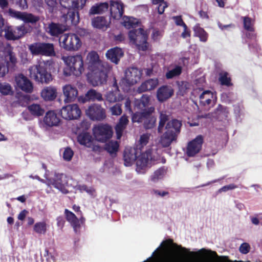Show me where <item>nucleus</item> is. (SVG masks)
Returning a JSON list of instances; mask_svg holds the SVG:
<instances>
[{
  "mask_svg": "<svg viewBox=\"0 0 262 262\" xmlns=\"http://www.w3.org/2000/svg\"><path fill=\"white\" fill-rule=\"evenodd\" d=\"M169 116L166 113L161 112L159 116V122L158 126V133H162L163 129L167 122L169 121Z\"/></svg>",
  "mask_w": 262,
  "mask_h": 262,
  "instance_id": "obj_41",
  "label": "nucleus"
},
{
  "mask_svg": "<svg viewBox=\"0 0 262 262\" xmlns=\"http://www.w3.org/2000/svg\"><path fill=\"white\" fill-rule=\"evenodd\" d=\"M106 99L109 102H115L117 101V97L113 92H108L106 94Z\"/></svg>",
  "mask_w": 262,
  "mask_h": 262,
  "instance_id": "obj_58",
  "label": "nucleus"
},
{
  "mask_svg": "<svg viewBox=\"0 0 262 262\" xmlns=\"http://www.w3.org/2000/svg\"><path fill=\"white\" fill-rule=\"evenodd\" d=\"M123 24L127 28H134L137 25L138 21L136 19L132 17L124 16L123 17Z\"/></svg>",
  "mask_w": 262,
  "mask_h": 262,
  "instance_id": "obj_46",
  "label": "nucleus"
},
{
  "mask_svg": "<svg viewBox=\"0 0 262 262\" xmlns=\"http://www.w3.org/2000/svg\"><path fill=\"white\" fill-rule=\"evenodd\" d=\"M140 152L138 148H125L124 150L123 159L126 166H130L137 158V155Z\"/></svg>",
  "mask_w": 262,
  "mask_h": 262,
  "instance_id": "obj_19",
  "label": "nucleus"
},
{
  "mask_svg": "<svg viewBox=\"0 0 262 262\" xmlns=\"http://www.w3.org/2000/svg\"><path fill=\"white\" fill-rule=\"evenodd\" d=\"M15 81L17 86L23 91L31 93L33 90V84L31 81L23 74L16 76Z\"/></svg>",
  "mask_w": 262,
  "mask_h": 262,
  "instance_id": "obj_17",
  "label": "nucleus"
},
{
  "mask_svg": "<svg viewBox=\"0 0 262 262\" xmlns=\"http://www.w3.org/2000/svg\"><path fill=\"white\" fill-rule=\"evenodd\" d=\"M140 155H137V158L136 160L137 166L141 169L145 167L149 160V155L147 152H139Z\"/></svg>",
  "mask_w": 262,
  "mask_h": 262,
  "instance_id": "obj_36",
  "label": "nucleus"
},
{
  "mask_svg": "<svg viewBox=\"0 0 262 262\" xmlns=\"http://www.w3.org/2000/svg\"><path fill=\"white\" fill-rule=\"evenodd\" d=\"M64 215L67 221L69 222L76 233L80 227L79 221L75 214L68 209L64 210Z\"/></svg>",
  "mask_w": 262,
  "mask_h": 262,
  "instance_id": "obj_27",
  "label": "nucleus"
},
{
  "mask_svg": "<svg viewBox=\"0 0 262 262\" xmlns=\"http://www.w3.org/2000/svg\"><path fill=\"white\" fill-rule=\"evenodd\" d=\"M79 188L81 191H85L93 198L96 196L95 189L93 187H89L86 185H82L79 186Z\"/></svg>",
  "mask_w": 262,
  "mask_h": 262,
  "instance_id": "obj_52",
  "label": "nucleus"
},
{
  "mask_svg": "<svg viewBox=\"0 0 262 262\" xmlns=\"http://www.w3.org/2000/svg\"><path fill=\"white\" fill-rule=\"evenodd\" d=\"M43 122L48 126H57L60 122V119L54 111H48L43 118Z\"/></svg>",
  "mask_w": 262,
  "mask_h": 262,
  "instance_id": "obj_23",
  "label": "nucleus"
},
{
  "mask_svg": "<svg viewBox=\"0 0 262 262\" xmlns=\"http://www.w3.org/2000/svg\"><path fill=\"white\" fill-rule=\"evenodd\" d=\"M174 91L169 85L160 86L157 92V98L159 101L164 102L173 95Z\"/></svg>",
  "mask_w": 262,
  "mask_h": 262,
  "instance_id": "obj_20",
  "label": "nucleus"
},
{
  "mask_svg": "<svg viewBox=\"0 0 262 262\" xmlns=\"http://www.w3.org/2000/svg\"><path fill=\"white\" fill-rule=\"evenodd\" d=\"M9 67L4 64L0 63V77H3L8 72Z\"/></svg>",
  "mask_w": 262,
  "mask_h": 262,
  "instance_id": "obj_63",
  "label": "nucleus"
},
{
  "mask_svg": "<svg viewBox=\"0 0 262 262\" xmlns=\"http://www.w3.org/2000/svg\"><path fill=\"white\" fill-rule=\"evenodd\" d=\"M119 143L116 141H111L106 143L105 145L104 149L112 156L116 155L117 152L119 149Z\"/></svg>",
  "mask_w": 262,
  "mask_h": 262,
  "instance_id": "obj_38",
  "label": "nucleus"
},
{
  "mask_svg": "<svg viewBox=\"0 0 262 262\" xmlns=\"http://www.w3.org/2000/svg\"><path fill=\"white\" fill-rule=\"evenodd\" d=\"M155 111L154 107H150L147 108V113L149 114L146 115L143 121V126L146 129H152L156 126V118L152 115V113Z\"/></svg>",
  "mask_w": 262,
  "mask_h": 262,
  "instance_id": "obj_26",
  "label": "nucleus"
},
{
  "mask_svg": "<svg viewBox=\"0 0 262 262\" xmlns=\"http://www.w3.org/2000/svg\"><path fill=\"white\" fill-rule=\"evenodd\" d=\"M166 172V171L164 167L159 168L154 172L152 176H151V181L154 182H156L159 180L162 179L165 174Z\"/></svg>",
  "mask_w": 262,
  "mask_h": 262,
  "instance_id": "obj_42",
  "label": "nucleus"
},
{
  "mask_svg": "<svg viewBox=\"0 0 262 262\" xmlns=\"http://www.w3.org/2000/svg\"><path fill=\"white\" fill-rule=\"evenodd\" d=\"M88 0H59L62 8L68 12L63 15L65 23L68 25H77L79 22V11L85 6Z\"/></svg>",
  "mask_w": 262,
  "mask_h": 262,
  "instance_id": "obj_1",
  "label": "nucleus"
},
{
  "mask_svg": "<svg viewBox=\"0 0 262 262\" xmlns=\"http://www.w3.org/2000/svg\"><path fill=\"white\" fill-rule=\"evenodd\" d=\"M9 13L12 17H13L17 19H20L21 20H23L24 15L25 13V12L16 11L12 10V9H9Z\"/></svg>",
  "mask_w": 262,
  "mask_h": 262,
  "instance_id": "obj_55",
  "label": "nucleus"
},
{
  "mask_svg": "<svg viewBox=\"0 0 262 262\" xmlns=\"http://www.w3.org/2000/svg\"><path fill=\"white\" fill-rule=\"evenodd\" d=\"M213 98V94L211 91L206 90L204 91L199 97L200 105L203 106H209L211 104Z\"/></svg>",
  "mask_w": 262,
  "mask_h": 262,
  "instance_id": "obj_30",
  "label": "nucleus"
},
{
  "mask_svg": "<svg viewBox=\"0 0 262 262\" xmlns=\"http://www.w3.org/2000/svg\"><path fill=\"white\" fill-rule=\"evenodd\" d=\"M57 90L53 86H47L41 92L42 98L46 101H52L54 100L57 96Z\"/></svg>",
  "mask_w": 262,
  "mask_h": 262,
  "instance_id": "obj_29",
  "label": "nucleus"
},
{
  "mask_svg": "<svg viewBox=\"0 0 262 262\" xmlns=\"http://www.w3.org/2000/svg\"><path fill=\"white\" fill-rule=\"evenodd\" d=\"M204 141V137L199 135L189 142L186 148L187 155L189 157H192L198 154L202 149Z\"/></svg>",
  "mask_w": 262,
  "mask_h": 262,
  "instance_id": "obj_14",
  "label": "nucleus"
},
{
  "mask_svg": "<svg viewBox=\"0 0 262 262\" xmlns=\"http://www.w3.org/2000/svg\"><path fill=\"white\" fill-rule=\"evenodd\" d=\"M92 24L94 28L103 29L104 27L107 28L108 24L105 18L103 16H97L92 20Z\"/></svg>",
  "mask_w": 262,
  "mask_h": 262,
  "instance_id": "obj_35",
  "label": "nucleus"
},
{
  "mask_svg": "<svg viewBox=\"0 0 262 262\" xmlns=\"http://www.w3.org/2000/svg\"><path fill=\"white\" fill-rule=\"evenodd\" d=\"M13 30L16 40L23 37L28 33V30L25 25L16 27Z\"/></svg>",
  "mask_w": 262,
  "mask_h": 262,
  "instance_id": "obj_45",
  "label": "nucleus"
},
{
  "mask_svg": "<svg viewBox=\"0 0 262 262\" xmlns=\"http://www.w3.org/2000/svg\"><path fill=\"white\" fill-rule=\"evenodd\" d=\"M88 69L89 70H94V69L102 67L99 55L96 51H91L88 56Z\"/></svg>",
  "mask_w": 262,
  "mask_h": 262,
  "instance_id": "obj_24",
  "label": "nucleus"
},
{
  "mask_svg": "<svg viewBox=\"0 0 262 262\" xmlns=\"http://www.w3.org/2000/svg\"><path fill=\"white\" fill-rule=\"evenodd\" d=\"M63 74L66 76H69L72 75L75 76V71L73 70L71 66L68 65H67V67L63 69Z\"/></svg>",
  "mask_w": 262,
  "mask_h": 262,
  "instance_id": "obj_62",
  "label": "nucleus"
},
{
  "mask_svg": "<svg viewBox=\"0 0 262 262\" xmlns=\"http://www.w3.org/2000/svg\"><path fill=\"white\" fill-rule=\"evenodd\" d=\"M172 18L174 20L176 25L182 27H183L185 25H186L185 23L183 20L182 16L179 15L173 16Z\"/></svg>",
  "mask_w": 262,
  "mask_h": 262,
  "instance_id": "obj_59",
  "label": "nucleus"
},
{
  "mask_svg": "<svg viewBox=\"0 0 262 262\" xmlns=\"http://www.w3.org/2000/svg\"><path fill=\"white\" fill-rule=\"evenodd\" d=\"M28 49L33 56L54 57L56 55L55 46L53 43L35 42L29 45Z\"/></svg>",
  "mask_w": 262,
  "mask_h": 262,
  "instance_id": "obj_4",
  "label": "nucleus"
},
{
  "mask_svg": "<svg viewBox=\"0 0 262 262\" xmlns=\"http://www.w3.org/2000/svg\"><path fill=\"white\" fill-rule=\"evenodd\" d=\"M132 121L133 123H142L144 120L146 115H148L149 114L147 113V109L142 110L141 112H136L135 113H132Z\"/></svg>",
  "mask_w": 262,
  "mask_h": 262,
  "instance_id": "obj_39",
  "label": "nucleus"
},
{
  "mask_svg": "<svg viewBox=\"0 0 262 262\" xmlns=\"http://www.w3.org/2000/svg\"><path fill=\"white\" fill-rule=\"evenodd\" d=\"M110 13L112 18L119 20L124 13V5L120 1H110Z\"/></svg>",
  "mask_w": 262,
  "mask_h": 262,
  "instance_id": "obj_15",
  "label": "nucleus"
},
{
  "mask_svg": "<svg viewBox=\"0 0 262 262\" xmlns=\"http://www.w3.org/2000/svg\"><path fill=\"white\" fill-rule=\"evenodd\" d=\"M170 245H172L173 247L177 248V249L182 253L181 257L182 258H186L190 256H196L200 254L204 253L205 254H209V256L210 257H213L215 258L220 259L222 261H228L231 262V261L229 260L228 256H219L215 251H213L211 250H206L204 248H202L196 252H191L189 249L183 247L181 245H178L177 244L174 243L173 240L171 238H169L163 241L161 244V246H164L166 247H167Z\"/></svg>",
  "mask_w": 262,
  "mask_h": 262,
  "instance_id": "obj_3",
  "label": "nucleus"
},
{
  "mask_svg": "<svg viewBox=\"0 0 262 262\" xmlns=\"http://www.w3.org/2000/svg\"><path fill=\"white\" fill-rule=\"evenodd\" d=\"M50 181L51 184L54 187L58 189L63 193L67 194L69 193V191L66 187L68 182L66 180V176L64 174L62 173L56 174Z\"/></svg>",
  "mask_w": 262,
  "mask_h": 262,
  "instance_id": "obj_16",
  "label": "nucleus"
},
{
  "mask_svg": "<svg viewBox=\"0 0 262 262\" xmlns=\"http://www.w3.org/2000/svg\"><path fill=\"white\" fill-rule=\"evenodd\" d=\"M179 91L181 95H184L187 93V90L189 89V84L186 81H178Z\"/></svg>",
  "mask_w": 262,
  "mask_h": 262,
  "instance_id": "obj_51",
  "label": "nucleus"
},
{
  "mask_svg": "<svg viewBox=\"0 0 262 262\" xmlns=\"http://www.w3.org/2000/svg\"><path fill=\"white\" fill-rule=\"evenodd\" d=\"M113 130L107 124L99 125L95 127L94 135L96 140L101 142H106L113 136Z\"/></svg>",
  "mask_w": 262,
  "mask_h": 262,
  "instance_id": "obj_11",
  "label": "nucleus"
},
{
  "mask_svg": "<svg viewBox=\"0 0 262 262\" xmlns=\"http://www.w3.org/2000/svg\"><path fill=\"white\" fill-rule=\"evenodd\" d=\"M110 110L113 115H120L121 114L122 112L121 104L119 103H116L111 107Z\"/></svg>",
  "mask_w": 262,
  "mask_h": 262,
  "instance_id": "obj_54",
  "label": "nucleus"
},
{
  "mask_svg": "<svg viewBox=\"0 0 262 262\" xmlns=\"http://www.w3.org/2000/svg\"><path fill=\"white\" fill-rule=\"evenodd\" d=\"M39 19L40 18L38 16L34 15L32 13L25 12L23 21L26 23L35 24Z\"/></svg>",
  "mask_w": 262,
  "mask_h": 262,
  "instance_id": "obj_47",
  "label": "nucleus"
},
{
  "mask_svg": "<svg viewBox=\"0 0 262 262\" xmlns=\"http://www.w3.org/2000/svg\"><path fill=\"white\" fill-rule=\"evenodd\" d=\"M15 4L21 9H25L28 8L27 0H15Z\"/></svg>",
  "mask_w": 262,
  "mask_h": 262,
  "instance_id": "obj_61",
  "label": "nucleus"
},
{
  "mask_svg": "<svg viewBox=\"0 0 262 262\" xmlns=\"http://www.w3.org/2000/svg\"><path fill=\"white\" fill-rule=\"evenodd\" d=\"M64 61L67 65L72 67L76 76L80 75L84 71L83 60L81 55L68 56Z\"/></svg>",
  "mask_w": 262,
  "mask_h": 262,
  "instance_id": "obj_12",
  "label": "nucleus"
},
{
  "mask_svg": "<svg viewBox=\"0 0 262 262\" xmlns=\"http://www.w3.org/2000/svg\"><path fill=\"white\" fill-rule=\"evenodd\" d=\"M159 83V80L157 78H151L148 79L142 82L138 87L137 91L139 93L149 91L155 89Z\"/></svg>",
  "mask_w": 262,
  "mask_h": 262,
  "instance_id": "obj_25",
  "label": "nucleus"
},
{
  "mask_svg": "<svg viewBox=\"0 0 262 262\" xmlns=\"http://www.w3.org/2000/svg\"><path fill=\"white\" fill-rule=\"evenodd\" d=\"M182 67L179 66H177L174 69L166 72L165 77L167 79H172L175 77L180 75L182 73Z\"/></svg>",
  "mask_w": 262,
  "mask_h": 262,
  "instance_id": "obj_43",
  "label": "nucleus"
},
{
  "mask_svg": "<svg viewBox=\"0 0 262 262\" xmlns=\"http://www.w3.org/2000/svg\"><path fill=\"white\" fill-rule=\"evenodd\" d=\"M106 58L111 62L118 64L123 56L124 52L122 49L116 47L108 50L105 54Z\"/></svg>",
  "mask_w": 262,
  "mask_h": 262,
  "instance_id": "obj_21",
  "label": "nucleus"
},
{
  "mask_svg": "<svg viewBox=\"0 0 262 262\" xmlns=\"http://www.w3.org/2000/svg\"><path fill=\"white\" fill-rule=\"evenodd\" d=\"M64 97V101L69 103L74 101L77 98L78 92L77 88L71 84H67L62 88Z\"/></svg>",
  "mask_w": 262,
  "mask_h": 262,
  "instance_id": "obj_18",
  "label": "nucleus"
},
{
  "mask_svg": "<svg viewBox=\"0 0 262 262\" xmlns=\"http://www.w3.org/2000/svg\"><path fill=\"white\" fill-rule=\"evenodd\" d=\"M219 81L222 85L231 86L233 83L229 74L226 71H222L219 74Z\"/></svg>",
  "mask_w": 262,
  "mask_h": 262,
  "instance_id": "obj_34",
  "label": "nucleus"
},
{
  "mask_svg": "<svg viewBox=\"0 0 262 262\" xmlns=\"http://www.w3.org/2000/svg\"><path fill=\"white\" fill-rule=\"evenodd\" d=\"M64 26L59 23L51 22L48 25L46 32L51 36L58 37L65 31Z\"/></svg>",
  "mask_w": 262,
  "mask_h": 262,
  "instance_id": "obj_22",
  "label": "nucleus"
},
{
  "mask_svg": "<svg viewBox=\"0 0 262 262\" xmlns=\"http://www.w3.org/2000/svg\"><path fill=\"white\" fill-rule=\"evenodd\" d=\"M47 227L46 223L37 222L34 226V230L38 234H44L46 232Z\"/></svg>",
  "mask_w": 262,
  "mask_h": 262,
  "instance_id": "obj_50",
  "label": "nucleus"
},
{
  "mask_svg": "<svg viewBox=\"0 0 262 262\" xmlns=\"http://www.w3.org/2000/svg\"><path fill=\"white\" fill-rule=\"evenodd\" d=\"M193 30L194 31V36L199 37L201 41L206 42L207 40L208 33L200 26L199 24H196L193 27Z\"/></svg>",
  "mask_w": 262,
  "mask_h": 262,
  "instance_id": "obj_32",
  "label": "nucleus"
},
{
  "mask_svg": "<svg viewBox=\"0 0 262 262\" xmlns=\"http://www.w3.org/2000/svg\"><path fill=\"white\" fill-rule=\"evenodd\" d=\"M11 90V86L9 83H0V92L3 95H9Z\"/></svg>",
  "mask_w": 262,
  "mask_h": 262,
  "instance_id": "obj_53",
  "label": "nucleus"
},
{
  "mask_svg": "<svg viewBox=\"0 0 262 262\" xmlns=\"http://www.w3.org/2000/svg\"><path fill=\"white\" fill-rule=\"evenodd\" d=\"M142 72L141 70L135 67L127 68L125 73V77L122 78L119 85L123 91H127L130 86L138 82L142 77Z\"/></svg>",
  "mask_w": 262,
  "mask_h": 262,
  "instance_id": "obj_5",
  "label": "nucleus"
},
{
  "mask_svg": "<svg viewBox=\"0 0 262 262\" xmlns=\"http://www.w3.org/2000/svg\"><path fill=\"white\" fill-rule=\"evenodd\" d=\"M150 101V97L147 95H143L140 99L136 100L135 101V106L142 110L146 109L148 106Z\"/></svg>",
  "mask_w": 262,
  "mask_h": 262,
  "instance_id": "obj_37",
  "label": "nucleus"
},
{
  "mask_svg": "<svg viewBox=\"0 0 262 262\" xmlns=\"http://www.w3.org/2000/svg\"><path fill=\"white\" fill-rule=\"evenodd\" d=\"M4 32H5V37L9 40H15V36L14 30L11 26L5 25Z\"/></svg>",
  "mask_w": 262,
  "mask_h": 262,
  "instance_id": "obj_48",
  "label": "nucleus"
},
{
  "mask_svg": "<svg viewBox=\"0 0 262 262\" xmlns=\"http://www.w3.org/2000/svg\"><path fill=\"white\" fill-rule=\"evenodd\" d=\"M30 76L36 81L48 83L52 80L51 74L48 72L45 66L40 64L31 66L29 68Z\"/></svg>",
  "mask_w": 262,
  "mask_h": 262,
  "instance_id": "obj_8",
  "label": "nucleus"
},
{
  "mask_svg": "<svg viewBox=\"0 0 262 262\" xmlns=\"http://www.w3.org/2000/svg\"><path fill=\"white\" fill-rule=\"evenodd\" d=\"M73 155L74 152L72 149L70 147H67L63 152V158L65 160L69 161L72 159Z\"/></svg>",
  "mask_w": 262,
  "mask_h": 262,
  "instance_id": "obj_56",
  "label": "nucleus"
},
{
  "mask_svg": "<svg viewBox=\"0 0 262 262\" xmlns=\"http://www.w3.org/2000/svg\"><path fill=\"white\" fill-rule=\"evenodd\" d=\"M86 115L93 121H101L106 117L104 108L100 104L93 103L85 111Z\"/></svg>",
  "mask_w": 262,
  "mask_h": 262,
  "instance_id": "obj_9",
  "label": "nucleus"
},
{
  "mask_svg": "<svg viewBox=\"0 0 262 262\" xmlns=\"http://www.w3.org/2000/svg\"><path fill=\"white\" fill-rule=\"evenodd\" d=\"M60 112L62 118L69 120L77 119L81 115V110L76 104L63 106Z\"/></svg>",
  "mask_w": 262,
  "mask_h": 262,
  "instance_id": "obj_13",
  "label": "nucleus"
},
{
  "mask_svg": "<svg viewBox=\"0 0 262 262\" xmlns=\"http://www.w3.org/2000/svg\"><path fill=\"white\" fill-rule=\"evenodd\" d=\"M7 54V56H8L9 59L7 62V65L9 67L11 64L12 68H13L17 62V58L16 57L15 54L10 50L8 51Z\"/></svg>",
  "mask_w": 262,
  "mask_h": 262,
  "instance_id": "obj_49",
  "label": "nucleus"
},
{
  "mask_svg": "<svg viewBox=\"0 0 262 262\" xmlns=\"http://www.w3.org/2000/svg\"><path fill=\"white\" fill-rule=\"evenodd\" d=\"M28 109L32 115L38 117L42 116L45 113L44 109L41 108L39 104H33L29 105Z\"/></svg>",
  "mask_w": 262,
  "mask_h": 262,
  "instance_id": "obj_40",
  "label": "nucleus"
},
{
  "mask_svg": "<svg viewBox=\"0 0 262 262\" xmlns=\"http://www.w3.org/2000/svg\"><path fill=\"white\" fill-rule=\"evenodd\" d=\"M182 126V121L172 119L165 126V132L160 137L159 143L162 147H169L172 142H177Z\"/></svg>",
  "mask_w": 262,
  "mask_h": 262,
  "instance_id": "obj_2",
  "label": "nucleus"
},
{
  "mask_svg": "<svg viewBox=\"0 0 262 262\" xmlns=\"http://www.w3.org/2000/svg\"><path fill=\"white\" fill-rule=\"evenodd\" d=\"M149 136L147 134H144L140 136V143L142 145H145L148 142Z\"/></svg>",
  "mask_w": 262,
  "mask_h": 262,
  "instance_id": "obj_64",
  "label": "nucleus"
},
{
  "mask_svg": "<svg viewBox=\"0 0 262 262\" xmlns=\"http://www.w3.org/2000/svg\"><path fill=\"white\" fill-rule=\"evenodd\" d=\"M78 141L81 145L86 147H91L93 145V142H95V139L90 133L88 132L82 133L77 137Z\"/></svg>",
  "mask_w": 262,
  "mask_h": 262,
  "instance_id": "obj_28",
  "label": "nucleus"
},
{
  "mask_svg": "<svg viewBox=\"0 0 262 262\" xmlns=\"http://www.w3.org/2000/svg\"><path fill=\"white\" fill-rule=\"evenodd\" d=\"M108 9V4L106 2L96 4L93 6L89 11V15L102 13Z\"/></svg>",
  "mask_w": 262,
  "mask_h": 262,
  "instance_id": "obj_31",
  "label": "nucleus"
},
{
  "mask_svg": "<svg viewBox=\"0 0 262 262\" xmlns=\"http://www.w3.org/2000/svg\"><path fill=\"white\" fill-rule=\"evenodd\" d=\"M60 46L67 51H77L81 46L79 37L74 33L63 34L59 39Z\"/></svg>",
  "mask_w": 262,
  "mask_h": 262,
  "instance_id": "obj_6",
  "label": "nucleus"
},
{
  "mask_svg": "<svg viewBox=\"0 0 262 262\" xmlns=\"http://www.w3.org/2000/svg\"><path fill=\"white\" fill-rule=\"evenodd\" d=\"M242 18L243 20L244 29L249 32H254V21H252V19L248 16L242 17Z\"/></svg>",
  "mask_w": 262,
  "mask_h": 262,
  "instance_id": "obj_44",
  "label": "nucleus"
},
{
  "mask_svg": "<svg viewBox=\"0 0 262 262\" xmlns=\"http://www.w3.org/2000/svg\"><path fill=\"white\" fill-rule=\"evenodd\" d=\"M129 40L133 42L139 50L145 51L147 50L148 43L147 41V35L142 28L133 29L129 31Z\"/></svg>",
  "mask_w": 262,
  "mask_h": 262,
  "instance_id": "obj_7",
  "label": "nucleus"
},
{
  "mask_svg": "<svg viewBox=\"0 0 262 262\" xmlns=\"http://www.w3.org/2000/svg\"><path fill=\"white\" fill-rule=\"evenodd\" d=\"M126 127L125 126L120 124L118 123L117 124L115 127L116 133L117 135V139H119L122 136L123 132Z\"/></svg>",
  "mask_w": 262,
  "mask_h": 262,
  "instance_id": "obj_57",
  "label": "nucleus"
},
{
  "mask_svg": "<svg viewBox=\"0 0 262 262\" xmlns=\"http://www.w3.org/2000/svg\"><path fill=\"white\" fill-rule=\"evenodd\" d=\"M90 71L91 73L88 76V79L93 86H98L106 82L107 74L102 67Z\"/></svg>",
  "mask_w": 262,
  "mask_h": 262,
  "instance_id": "obj_10",
  "label": "nucleus"
},
{
  "mask_svg": "<svg viewBox=\"0 0 262 262\" xmlns=\"http://www.w3.org/2000/svg\"><path fill=\"white\" fill-rule=\"evenodd\" d=\"M85 98L89 101H102L103 100L102 95L94 89H90L85 94Z\"/></svg>",
  "mask_w": 262,
  "mask_h": 262,
  "instance_id": "obj_33",
  "label": "nucleus"
},
{
  "mask_svg": "<svg viewBox=\"0 0 262 262\" xmlns=\"http://www.w3.org/2000/svg\"><path fill=\"white\" fill-rule=\"evenodd\" d=\"M250 250V246L248 243H243L240 247L239 251L243 254H247L249 252Z\"/></svg>",
  "mask_w": 262,
  "mask_h": 262,
  "instance_id": "obj_60",
  "label": "nucleus"
}]
</instances>
